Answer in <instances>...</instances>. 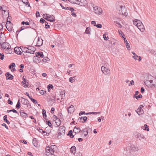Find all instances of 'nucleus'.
Masks as SVG:
<instances>
[{
	"mask_svg": "<svg viewBox=\"0 0 156 156\" xmlns=\"http://www.w3.org/2000/svg\"><path fill=\"white\" fill-rule=\"evenodd\" d=\"M126 153L128 154L127 155L130 156L131 155L133 152L137 151L138 150V147H135L134 145H133L130 146H129L126 147Z\"/></svg>",
	"mask_w": 156,
	"mask_h": 156,
	"instance_id": "obj_1",
	"label": "nucleus"
},
{
	"mask_svg": "<svg viewBox=\"0 0 156 156\" xmlns=\"http://www.w3.org/2000/svg\"><path fill=\"white\" fill-rule=\"evenodd\" d=\"M57 148L56 146L54 145H51L50 147L49 146H47L45 148V150L47 152H50L51 154H53L54 153L55 149Z\"/></svg>",
	"mask_w": 156,
	"mask_h": 156,
	"instance_id": "obj_2",
	"label": "nucleus"
},
{
	"mask_svg": "<svg viewBox=\"0 0 156 156\" xmlns=\"http://www.w3.org/2000/svg\"><path fill=\"white\" fill-rule=\"evenodd\" d=\"M101 69L103 73L105 75H109L110 74V70L105 67L102 66L101 67Z\"/></svg>",
	"mask_w": 156,
	"mask_h": 156,
	"instance_id": "obj_3",
	"label": "nucleus"
},
{
	"mask_svg": "<svg viewBox=\"0 0 156 156\" xmlns=\"http://www.w3.org/2000/svg\"><path fill=\"white\" fill-rule=\"evenodd\" d=\"M21 102L22 104L27 105V107L29 108H31V105L29 103V101L27 99H26L23 97L21 98Z\"/></svg>",
	"mask_w": 156,
	"mask_h": 156,
	"instance_id": "obj_4",
	"label": "nucleus"
},
{
	"mask_svg": "<svg viewBox=\"0 0 156 156\" xmlns=\"http://www.w3.org/2000/svg\"><path fill=\"white\" fill-rule=\"evenodd\" d=\"M93 7L94 12L95 13L97 14H100L102 12V9L100 7H98L97 6H95L93 5Z\"/></svg>",
	"mask_w": 156,
	"mask_h": 156,
	"instance_id": "obj_5",
	"label": "nucleus"
},
{
	"mask_svg": "<svg viewBox=\"0 0 156 156\" xmlns=\"http://www.w3.org/2000/svg\"><path fill=\"white\" fill-rule=\"evenodd\" d=\"M87 4V2L86 0H77L76 4L81 6H84L86 5Z\"/></svg>",
	"mask_w": 156,
	"mask_h": 156,
	"instance_id": "obj_6",
	"label": "nucleus"
},
{
	"mask_svg": "<svg viewBox=\"0 0 156 156\" xmlns=\"http://www.w3.org/2000/svg\"><path fill=\"white\" fill-rule=\"evenodd\" d=\"M65 128L63 126H61L58 129V135H61L62 134L65 133Z\"/></svg>",
	"mask_w": 156,
	"mask_h": 156,
	"instance_id": "obj_7",
	"label": "nucleus"
},
{
	"mask_svg": "<svg viewBox=\"0 0 156 156\" xmlns=\"http://www.w3.org/2000/svg\"><path fill=\"white\" fill-rule=\"evenodd\" d=\"M153 82V80H147L145 82V83H148V82H149L150 83V84L149 85L150 87L151 88H153L154 87H156V82H155L154 83H152Z\"/></svg>",
	"mask_w": 156,
	"mask_h": 156,
	"instance_id": "obj_8",
	"label": "nucleus"
},
{
	"mask_svg": "<svg viewBox=\"0 0 156 156\" xmlns=\"http://www.w3.org/2000/svg\"><path fill=\"white\" fill-rule=\"evenodd\" d=\"M1 47L3 48L9 49V48H11V46L8 43L4 42L2 44Z\"/></svg>",
	"mask_w": 156,
	"mask_h": 156,
	"instance_id": "obj_9",
	"label": "nucleus"
},
{
	"mask_svg": "<svg viewBox=\"0 0 156 156\" xmlns=\"http://www.w3.org/2000/svg\"><path fill=\"white\" fill-rule=\"evenodd\" d=\"M48 14H43V17L47 20L50 21L51 22H53L55 21L54 18L53 17H51V19H48Z\"/></svg>",
	"mask_w": 156,
	"mask_h": 156,
	"instance_id": "obj_10",
	"label": "nucleus"
},
{
	"mask_svg": "<svg viewBox=\"0 0 156 156\" xmlns=\"http://www.w3.org/2000/svg\"><path fill=\"white\" fill-rule=\"evenodd\" d=\"M90 130L91 131V129L89 127H88L86 128L83 129L81 131L83 132L84 136H86L88 134V131Z\"/></svg>",
	"mask_w": 156,
	"mask_h": 156,
	"instance_id": "obj_11",
	"label": "nucleus"
},
{
	"mask_svg": "<svg viewBox=\"0 0 156 156\" xmlns=\"http://www.w3.org/2000/svg\"><path fill=\"white\" fill-rule=\"evenodd\" d=\"M119 14L123 15L125 16H127V13L126 12V8L125 7H123L122 10L119 12Z\"/></svg>",
	"mask_w": 156,
	"mask_h": 156,
	"instance_id": "obj_12",
	"label": "nucleus"
},
{
	"mask_svg": "<svg viewBox=\"0 0 156 156\" xmlns=\"http://www.w3.org/2000/svg\"><path fill=\"white\" fill-rule=\"evenodd\" d=\"M135 137L136 138L139 139L140 140L144 139V136L143 134L138 133H136Z\"/></svg>",
	"mask_w": 156,
	"mask_h": 156,
	"instance_id": "obj_13",
	"label": "nucleus"
},
{
	"mask_svg": "<svg viewBox=\"0 0 156 156\" xmlns=\"http://www.w3.org/2000/svg\"><path fill=\"white\" fill-rule=\"evenodd\" d=\"M2 23L4 24V25H5L6 28L9 31H11L12 30V24H8L7 23H6V24H5V22H3Z\"/></svg>",
	"mask_w": 156,
	"mask_h": 156,
	"instance_id": "obj_14",
	"label": "nucleus"
},
{
	"mask_svg": "<svg viewBox=\"0 0 156 156\" xmlns=\"http://www.w3.org/2000/svg\"><path fill=\"white\" fill-rule=\"evenodd\" d=\"M5 76L6 77L7 80H12L13 78V76L11 75L9 72H7L5 73Z\"/></svg>",
	"mask_w": 156,
	"mask_h": 156,
	"instance_id": "obj_15",
	"label": "nucleus"
},
{
	"mask_svg": "<svg viewBox=\"0 0 156 156\" xmlns=\"http://www.w3.org/2000/svg\"><path fill=\"white\" fill-rule=\"evenodd\" d=\"M37 40V46L38 47L41 46L43 44V40L41 38H40L39 37H38Z\"/></svg>",
	"mask_w": 156,
	"mask_h": 156,
	"instance_id": "obj_16",
	"label": "nucleus"
},
{
	"mask_svg": "<svg viewBox=\"0 0 156 156\" xmlns=\"http://www.w3.org/2000/svg\"><path fill=\"white\" fill-rule=\"evenodd\" d=\"M14 52L15 53L18 55H21L23 53L20 51L19 48L18 47H16L14 49Z\"/></svg>",
	"mask_w": 156,
	"mask_h": 156,
	"instance_id": "obj_17",
	"label": "nucleus"
},
{
	"mask_svg": "<svg viewBox=\"0 0 156 156\" xmlns=\"http://www.w3.org/2000/svg\"><path fill=\"white\" fill-rule=\"evenodd\" d=\"M36 57H41V58H43L44 57L43 52L41 51L36 52L35 53Z\"/></svg>",
	"mask_w": 156,
	"mask_h": 156,
	"instance_id": "obj_18",
	"label": "nucleus"
},
{
	"mask_svg": "<svg viewBox=\"0 0 156 156\" xmlns=\"http://www.w3.org/2000/svg\"><path fill=\"white\" fill-rule=\"evenodd\" d=\"M68 112L69 113H71L73 112L74 110V108L73 105H71L68 108Z\"/></svg>",
	"mask_w": 156,
	"mask_h": 156,
	"instance_id": "obj_19",
	"label": "nucleus"
},
{
	"mask_svg": "<svg viewBox=\"0 0 156 156\" xmlns=\"http://www.w3.org/2000/svg\"><path fill=\"white\" fill-rule=\"evenodd\" d=\"M136 112H137L139 115H140L143 113V110L141 107H139L137 109L136 111Z\"/></svg>",
	"mask_w": 156,
	"mask_h": 156,
	"instance_id": "obj_20",
	"label": "nucleus"
},
{
	"mask_svg": "<svg viewBox=\"0 0 156 156\" xmlns=\"http://www.w3.org/2000/svg\"><path fill=\"white\" fill-rule=\"evenodd\" d=\"M123 7L122 5H117L116 6L117 12L119 14V12L121 11L123 8Z\"/></svg>",
	"mask_w": 156,
	"mask_h": 156,
	"instance_id": "obj_21",
	"label": "nucleus"
},
{
	"mask_svg": "<svg viewBox=\"0 0 156 156\" xmlns=\"http://www.w3.org/2000/svg\"><path fill=\"white\" fill-rule=\"evenodd\" d=\"M70 151L72 153L74 154L76 152V147L75 146H72L70 149Z\"/></svg>",
	"mask_w": 156,
	"mask_h": 156,
	"instance_id": "obj_22",
	"label": "nucleus"
},
{
	"mask_svg": "<svg viewBox=\"0 0 156 156\" xmlns=\"http://www.w3.org/2000/svg\"><path fill=\"white\" fill-rule=\"evenodd\" d=\"M81 131V130L79 127L77 128L75 127L73 130L74 133H79Z\"/></svg>",
	"mask_w": 156,
	"mask_h": 156,
	"instance_id": "obj_23",
	"label": "nucleus"
},
{
	"mask_svg": "<svg viewBox=\"0 0 156 156\" xmlns=\"http://www.w3.org/2000/svg\"><path fill=\"white\" fill-rule=\"evenodd\" d=\"M138 28L140 30L141 32H143L144 30V26L143 23L141 24L140 26H139L138 27Z\"/></svg>",
	"mask_w": 156,
	"mask_h": 156,
	"instance_id": "obj_24",
	"label": "nucleus"
},
{
	"mask_svg": "<svg viewBox=\"0 0 156 156\" xmlns=\"http://www.w3.org/2000/svg\"><path fill=\"white\" fill-rule=\"evenodd\" d=\"M23 81L22 82V83L23 84V87H28L27 84H28V83L27 82H26V80L25 79H24Z\"/></svg>",
	"mask_w": 156,
	"mask_h": 156,
	"instance_id": "obj_25",
	"label": "nucleus"
},
{
	"mask_svg": "<svg viewBox=\"0 0 156 156\" xmlns=\"http://www.w3.org/2000/svg\"><path fill=\"white\" fill-rule=\"evenodd\" d=\"M29 28V27L25 26H23L21 27H20V29H19V30H17V31H16V32H17H17H20L22 30L25 29H27V28Z\"/></svg>",
	"mask_w": 156,
	"mask_h": 156,
	"instance_id": "obj_26",
	"label": "nucleus"
},
{
	"mask_svg": "<svg viewBox=\"0 0 156 156\" xmlns=\"http://www.w3.org/2000/svg\"><path fill=\"white\" fill-rule=\"evenodd\" d=\"M142 128L143 129L146 130L147 131H149V130L148 126L146 124H144V126H142Z\"/></svg>",
	"mask_w": 156,
	"mask_h": 156,
	"instance_id": "obj_27",
	"label": "nucleus"
},
{
	"mask_svg": "<svg viewBox=\"0 0 156 156\" xmlns=\"http://www.w3.org/2000/svg\"><path fill=\"white\" fill-rule=\"evenodd\" d=\"M20 49L23 52L27 53L28 48H25L23 47H21L20 48Z\"/></svg>",
	"mask_w": 156,
	"mask_h": 156,
	"instance_id": "obj_28",
	"label": "nucleus"
},
{
	"mask_svg": "<svg viewBox=\"0 0 156 156\" xmlns=\"http://www.w3.org/2000/svg\"><path fill=\"white\" fill-rule=\"evenodd\" d=\"M34 59L36 62H39L41 61V59L39 57H34Z\"/></svg>",
	"mask_w": 156,
	"mask_h": 156,
	"instance_id": "obj_29",
	"label": "nucleus"
},
{
	"mask_svg": "<svg viewBox=\"0 0 156 156\" xmlns=\"http://www.w3.org/2000/svg\"><path fill=\"white\" fill-rule=\"evenodd\" d=\"M90 28L89 27H88L86 28L85 33L87 34H90Z\"/></svg>",
	"mask_w": 156,
	"mask_h": 156,
	"instance_id": "obj_30",
	"label": "nucleus"
},
{
	"mask_svg": "<svg viewBox=\"0 0 156 156\" xmlns=\"http://www.w3.org/2000/svg\"><path fill=\"white\" fill-rule=\"evenodd\" d=\"M55 123L57 126H59L61 124V121L60 119H57L56 120Z\"/></svg>",
	"mask_w": 156,
	"mask_h": 156,
	"instance_id": "obj_31",
	"label": "nucleus"
},
{
	"mask_svg": "<svg viewBox=\"0 0 156 156\" xmlns=\"http://www.w3.org/2000/svg\"><path fill=\"white\" fill-rule=\"evenodd\" d=\"M20 115L24 117H26V116H27L28 115L26 113L24 112H20Z\"/></svg>",
	"mask_w": 156,
	"mask_h": 156,
	"instance_id": "obj_32",
	"label": "nucleus"
},
{
	"mask_svg": "<svg viewBox=\"0 0 156 156\" xmlns=\"http://www.w3.org/2000/svg\"><path fill=\"white\" fill-rule=\"evenodd\" d=\"M29 98L35 104H37V101L32 98V97H29Z\"/></svg>",
	"mask_w": 156,
	"mask_h": 156,
	"instance_id": "obj_33",
	"label": "nucleus"
},
{
	"mask_svg": "<svg viewBox=\"0 0 156 156\" xmlns=\"http://www.w3.org/2000/svg\"><path fill=\"white\" fill-rule=\"evenodd\" d=\"M16 66V65L14 63H12L9 66V69H11L12 68V67H15Z\"/></svg>",
	"mask_w": 156,
	"mask_h": 156,
	"instance_id": "obj_34",
	"label": "nucleus"
},
{
	"mask_svg": "<svg viewBox=\"0 0 156 156\" xmlns=\"http://www.w3.org/2000/svg\"><path fill=\"white\" fill-rule=\"evenodd\" d=\"M42 61L44 62H46L49 60V58L47 57H44L43 58Z\"/></svg>",
	"mask_w": 156,
	"mask_h": 156,
	"instance_id": "obj_35",
	"label": "nucleus"
},
{
	"mask_svg": "<svg viewBox=\"0 0 156 156\" xmlns=\"http://www.w3.org/2000/svg\"><path fill=\"white\" fill-rule=\"evenodd\" d=\"M20 100H19L18 101L16 105V107L17 108V109L20 108V107L21 104L20 102Z\"/></svg>",
	"mask_w": 156,
	"mask_h": 156,
	"instance_id": "obj_36",
	"label": "nucleus"
},
{
	"mask_svg": "<svg viewBox=\"0 0 156 156\" xmlns=\"http://www.w3.org/2000/svg\"><path fill=\"white\" fill-rule=\"evenodd\" d=\"M68 1L71 3L76 4L77 0H68Z\"/></svg>",
	"mask_w": 156,
	"mask_h": 156,
	"instance_id": "obj_37",
	"label": "nucleus"
},
{
	"mask_svg": "<svg viewBox=\"0 0 156 156\" xmlns=\"http://www.w3.org/2000/svg\"><path fill=\"white\" fill-rule=\"evenodd\" d=\"M139 20L137 19L133 21V24L137 26V25H138V22Z\"/></svg>",
	"mask_w": 156,
	"mask_h": 156,
	"instance_id": "obj_38",
	"label": "nucleus"
},
{
	"mask_svg": "<svg viewBox=\"0 0 156 156\" xmlns=\"http://www.w3.org/2000/svg\"><path fill=\"white\" fill-rule=\"evenodd\" d=\"M46 123L47 124L49 127L52 128V124L47 119H46Z\"/></svg>",
	"mask_w": 156,
	"mask_h": 156,
	"instance_id": "obj_39",
	"label": "nucleus"
},
{
	"mask_svg": "<svg viewBox=\"0 0 156 156\" xmlns=\"http://www.w3.org/2000/svg\"><path fill=\"white\" fill-rule=\"evenodd\" d=\"M34 51H32V50L29 49V48H28L27 53L34 54Z\"/></svg>",
	"mask_w": 156,
	"mask_h": 156,
	"instance_id": "obj_40",
	"label": "nucleus"
},
{
	"mask_svg": "<svg viewBox=\"0 0 156 156\" xmlns=\"http://www.w3.org/2000/svg\"><path fill=\"white\" fill-rule=\"evenodd\" d=\"M21 24L23 25L25 24L26 25H29V23L27 21L26 22H25L24 21H23L21 23Z\"/></svg>",
	"mask_w": 156,
	"mask_h": 156,
	"instance_id": "obj_41",
	"label": "nucleus"
},
{
	"mask_svg": "<svg viewBox=\"0 0 156 156\" xmlns=\"http://www.w3.org/2000/svg\"><path fill=\"white\" fill-rule=\"evenodd\" d=\"M126 45V47L127 48L128 50H129L130 49V47L129 46V43L128 42L126 43H126H125Z\"/></svg>",
	"mask_w": 156,
	"mask_h": 156,
	"instance_id": "obj_42",
	"label": "nucleus"
},
{
	"mask_svg": "<svg viewBox=\"0 0 156 156\" xmlns=\"http://www.w3.org/2000/svg\"><path fill=\"white\" fill-rule=\"evenodd\" d=\"M115 22V23H116V25L118 27L120 28H121L122 27V25H121V24L119 23V22Z\"/></svg>",
	"mask_w": 156,
	"mask_h": 156,
	"instance_id": "obj_43",
	"label": "nucleus"
},
{
	"mask_svg": "<svg viewBox=\"0 0 156 156\" xmlns=\"http://www.w3.org/2000/svg\"><path fill=\"white\" fill-rule=\"evenodd\" d=\"M28 48L29 49L32 50V51H35V48L32 46H29L28 47Z\"/></svg>",
	"mask_w": 156,
	"mask_h": 156,
	"instance_id": "obj_44",
	"label": "nucleus"
},
{
	"mask_svg": "<svg viewBox=\"0 0 156 156\" xmlns=\"http://www.w3.org/2000/svg\"><path fill=\"white\" fill-rule=\"evenodd\" d=\"M69 81L70 82H71V83H73L75 81L73 79V78H72V77L69 78Z\"/></svg>",
	"mask_w": 156,
	"mask_h": 156,
	"instance_id": "obj_45",
	"label": "nucleus"
},
{
	"mask_svg": "<svg viewBox=\"0 0 156 156\" xmlns=\"http://www.w3.org/2000/svg\"><path fill=\"white\" fill-rule=\"evenodd\" d=\"M4 54L2 53L1 54L0 53V59L1 60H3L4 59Z\"/></svg>",
	"mask_w": 156,
	"mask_h": 156,
	"instance_id": "obj_46",
	"label": "nucleus"
},
{
	"mask_svg": "<svg viewBox=\"0 0 156 156\" xmlns=\"http://www.w3.org/2000/svg\"><path fill=\"white\" fill-rule=\"evenodd\" d=\"M103 37L104 40H108V36H107L106 37V35L105 34H104L103 35Z\"/></svg>",
	"mask_w": 156,
	"mask_h": 156,
	"instance_id": "obj_47",
	"label": "nucleus"
},
{
	"mask_svg": "<svg viewBox=\"0 0 156 156\" xmlns=\"http://www.w3.org/2000/svg\"><path fill=\"white\" fill-rule=\"evenodd\" d=\"M96 27L98 28H101L102 27V25L101 24H97L96 25Z\"/></svg>",
	"mask_w": 156,
	"mask_h": 156,
	"instance_id": "obj_48",
	"label": "nucleus"
},
{
	"mask_svg": "<svg viewBox=\"0 0 156 156\" xmlns=\"http://www.w3.org/2000/svg\"><path fill=\"white\" fill-rule=\"evenodd\" d=\"M9 111L12 112L14 113H16L18 114H19L18 112L16 110L13 109H12V110H10Z\"/></svg>",
	"mask_w": 156,
	"mask_h": 156,
	"instance_id": "obj_49",
	"label": "nucleus"
},
{
	"mask_svg": "<svg viewBox=\"0 0 156 156\" xmlns=\"http://www.w3.org/2000/svg\"><path fill=\"white\" fill-rule=\"evenodd\" d=\"M45 27L46 28L48 29L49 28L50 26L48 24V23L47 22H45Z\"/></svg>",
	"mask_w": 156,
	"mask_h": 156,
	"instance_id": "obj_50",
	"label": "nucleus"
},
{
	"mask_svg": "<svg viewBox=\"0 0 156 156\" xmlns=\"http://www.w3.org/2000/svg\"><path fill=\"white\" fill-rule=\"evenodd\" d=\"M134 82L133 80L131 81L130 83L129 84V86L133 85L134 84Z\"/></svg>",
	"mask_w": 156,
	"mask_h": 156,
	"instance_id": "obj_51",
	"label": "nucleus"
},
{
	"mask_svg": "<svg viewBox=\"0 0 156 156\" xmlns=\"http://www.w3.org/2000/svg\"><path fill=\"white\" fill-rule=\"evenodd\" d=\"M40 21L41 23H43L46 22L45 20L42 18L41 19Z\"/></svg>",
	"mask_w": 156,
	"mask_h": 156,
	"instance_id": "obj_52",
	"label": "nucleus"
},
{
	"mask_svg": "<svg viewBox=\"0 0 156 156\" xmlns=\"http://www.w3.org/2000/svg\"><path fill=\"white\" fill-rule=\"evenodd\" d=\"M142 95L140 94L139 95L136 96L135 97L136 99H138V98H141L142 97Z\"/></svg>",
	"mask_w": 156,
	"mask_h": 156,
	"instance_id": "obj_53",
	"label": "nucleus"
},
{
	"mask_svg": "<svg viewBox=\"0 0 156 156\" xmlns=\"http://www.w3.org/2000/svg\"><path fill=\"white\" fill-rule=\"evenodd\" d=\"M46 92V91L44 90H41V91H40V93L42 95H44L45 93Z\"/></svg>",
	"mask_w": 156,
	"mask_h": 156,
	"instance_id": "obj_54",
	"label": "nucleus"
},
{
	"mask_svg": "<svg viewBox=\"0 0 156 156\" xmlns=\"http://www.w3.org/2000/svg\"><path fill=\"white\" fill-rule=\"evenodd\" d=\"M36 15L37 17H38L40 16V14L38 11H37Z\"/></svg>",
	"mask_w": 156,
	"mask_h": 156,
	"instance_id": "obj_55",
	"label": "nucleus"
},
{
	"mask_svg": "<svg viewBox=\"0 0 156 156\" xmlns=\"http://www.w3.org/2000/svg\"><path fill=\"white\" fill-rule=\"evenodd\" d=\"M101 113V112H90V113L91 114H99Z\"/></svg>",
	"mask_w": 156,
	"mask_h": 156,
	"instance_id": "obj_56",
	"label": "nucleus"
},
{
	"mask_svg": "<svg viewBox=\"0 0 156 156\" xmlns=\"http://www.w3.org/2000/svg\"><path fill=\"white\" fill-rule=\"evenodd\" d=\"M138 22V25H137V27H138V26H140V25H141V23H142L141 21H140V20H139Z\"/></svg>",
	"mask_w": 156,
	"mask_h": 156,
	"instance_id": "obj_57",
	"label": "nucleus"
},
{
	"mask_svg": "<svg viewBox=\"0 0 156 156\" xmlns=\"http://www.w3.org/2000/svg\"><path fill=\"white\" fill-rule=\"evenodd\" d=\"M91 24H93L94 25V26H95L96 25V23L95 21H92L91 22Z\"/></svg>",
	"mask_w": 156,
	"mask_h": 156,
	"instance_id": "obj_58",
	"label": "nucleus"
},
{
	"mask_svg": "<svg viewBox=\"0 0 156 156\" xmlns=\"http://www.w3.org/2000/svg\"><path fill=\"white\" fill-rule=\"evenodd\" d=\"M138 56L136 55H134L133 56V57L135 59V60H136L137 59V58L138 57Z\"/></svg>",
	"mask_w": 156,
	"mask_h": 156,
	"instance_id": "obj_59",
	"label": "nucleus"
},
{
	"mask_svg": "<svg viewBox=\"0 0 156 156\" xmlns=\"http://www.w3.org/2000/svg\"><path fill=\"white\" fill-rule=\"evenodd\" d=\"M48 87L50 88H51L52 90L54 89V87L51 84H50L48 85Z\"/></svg>",
	"mask_w": 156,
	"mask_h": 156,
	"instance_id": "obj_60",
	"label": "nucleus"
},
{
	"mask_svg": "<svg viewBox=\"0 0 156 156\" xmlns=\"http://www.w3.org/2000/svg\"><path fill=\"white\" fill-rule=\"evenodd\" d=\"M118 32L121 35L122 34L123 36H124V34H123V32L121 30H119Z\"/></svg>",
	"mask_w": 156,
	"mask_h": 156,
	"instance_id": "obj_61",
	"label": "nucleus"
},
{
	"mask_svg": "<svg viewBox=\"0 0 156 156\" xmlns=\"http://www.w3.org/2000/svg\"><path fill=\"white\" fill-rule=\"evenodd\" d=\"M3 25L2 23H0V30H2L3 28Z\"/></svg>",
	"mask_w": 156,
	"mask_h": 156,
	"instance_id": "obj_62",
	"label": "nucleus"
},
{
	"mask_svg": "<svg viewBox=\"0 0 156 156\" xmlns=\"http://www.w3.org/2000/svg\"><path fill=\"white\" fill-rule=\"evenodd\" d=\"M83 121L85 122L87 120V117L86 116L83 117Z\"/></svg>",
	"mask_w": 156,
	"mask_h": 156,
	"instance_id": "obj_63",
	"label": "nucleus"
},
{
	"mask_svg": "<svg viewBox=\"0 0 156 156\" xmlns=\"http://www.w3.org/2000/svg\"><path fill=\"white\" fill-rule=\"evenodd\" d=\"M8 103L10 105L12 104V102L10 100V99H9L8 100Z\"/></svg>",
	"mask_w": 156,
	"mask_h": 156,
	"instance_id": "obj_64",
	"label": "nucleus"
}]
</instances>
